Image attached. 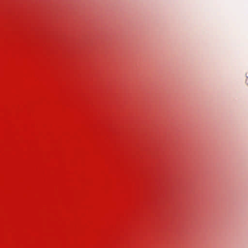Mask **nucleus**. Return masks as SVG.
<instances>
[{"instance_id":"obj_1","label":"nucleus","mask_w":248,"mask_h":248,"mask_svg":"<svg viewBox=\"0 0 248 248\" xmlns=\"http://www.w3.org/2000/svg\"><path fill=\"white\" fill-rule=\"evenodd\" d=\"M246 83L248 85V76L247 77Z\"/></svg>"}]
</instances>
